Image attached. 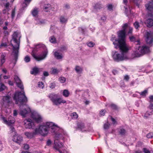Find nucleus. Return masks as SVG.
Wrapping results in <instances>:
<instances>
[{
    "label": "nucleus",
    "mask_w": 153,
    "mask_h": 153,
    "mask_svg": "<svg viewBox=\"0 0 153 153\" xmlns=\"http://www.w3.org/2000/svg\"><path fill=\"white\" fill-rule=\"evenodd\" d=\"M119 40L116 39L115 38L112 39L113 44L115 46L116 48H119L121 51V54L116 52L113 56V58L117 61L124 60L126 58V53L129 49L128 46L125 42V33L123 31L121 32L118 35Z\"/></svg>",
    "instance_id": "obj_1"
},
{
    "label": "nucleus",
    "mask_w": 153,
    "mask_h": 153,
    "mask_svg": "<svg viewBox=\"0 0 153 153\" xmlns=\"http://www.w3.org/2000/svg\"><path fill=\"white\" fill-rule=\"evenodd\" d=\"M14 79L17 86L22 90L21 92L17 91L15 92L13 97L16 103L22 105L25 104L27 101V99L25 95L24 91V87L21 81L17 76L14 77Z\"/></svg>",
    "instance_id": "obj_2"
},
{
    "label": "nucleus",
    "mask_w": 153,
    "mask_h": 153,
    "mask_svg": "<svg viewBox=\"0 0 153 153\" xmlns=\"http://www.w3.org/2000/svg\"><path fill=\"white\" fill-rule=\"evenodd\" d=\"M135 42L136 45L135 49L132 54L133 57H139L149 52V50L148 47L146 45L141 46L139 40H138Z\"/></svg>",
    "instance_id": "obj_3"
},
{
    "label": "nucleus",
    "mask_w": 153,
    "mask_h": 153,
    "mask_svg": "<svg viewBox=\"0 0 153 153\" xmlns=\"http://www.w3.org/2000/svg\"><path fill=\"white\" fill-rule=\"evenodd\" d=\"M18 34L17 32H14L13 35L12 39L11 41V45L13 48V54L16 59L18 56L19 44V42L17 39Z\"/></svg>",
    "instance_id": "obj_4"
},
{
    "label": "nucleus",
    "mask_w": 153,
    "mask_h": 153,
    "mask_svg": "<svg viewBox=\"0 0 153 153\" xmlns=\"http://www.w3.org/2000/svg\"><path fill=\"white\" fill-rule=\"evenodd\" d=\"M44 45H37L33 50L32 51L31 54L33 56L37 61H39L44 59L47 56L48 54L47 50L44 51L42 55L39 56H37L35 55V52L37 51V49L38 48H41L43 47Z\"/></svg>",
    "instance_id": "obj_5"
},
{
    "label": "nucleus",
    "mask_w": 153,
    "mask_h": 153,
    "mask_svg": "<svg viewBox=\"0 0 153 153\" xmlns=\"http://www.w3.org/2000/svg\"><path fill=\"white\" fill-rule=\"evenodd\" d=\"M48 97L50 98L53 105H58L62 103L64 104L66 102V101L63 98L60 97H58V95L54 93L50 94Z\"/></svg>",
    "instance_id": "obj_6"
},
{
    "label": "nucleus",
    "mask_w": 153,
    "mask_h": 153,
    "mask_svg": "<svg viewBox=\"0 0 153 153\" xmlns=\"http://www.w3.org/2000/svg\"><path fill=\"white\" fill-rule=\"evenodd\" d=\"M43 124L45 125L47 129L48 128H51V131L52 133H54L56 134H59L57 131L60 129V128L57 125H55L54 123L50 122H47L45 123H43ZM61 130H62V129ZM59 133L58 132V133Z\"/></svg>",
    "instance_id": "obj_7"
},
{
    "label": "nucleus",
    "mask_w": 153,
    "mask_h": 153,
    "mask_svg": "<svg viewBox=\"0 0 153 153\" xmlns=\"http://www.w3.org/2000/svg\"><path fill=\"white\" fill-rule=\"evenodd\" d=\"M40 134L42 136L46 135L48 133V129L45 125L43 123L38 128L35 129V134Z\"/></svg>",
    "instance_id": "obj_8"
},
{
    "label": "nucleus",
    "mask_w": 153,
    "mask_h": 153,
    "mask_svg": "<svg viewBox=\"0 0 153 153\" xmlns=\"http://www.w3.org/2000/svg\"><path fill=\"white\" fill-rule=\"evenodd\" d=\"M57 134L56 135L55 140L54 141V146L53 148L56 150L59 151L60 153H63L62 152L60 151L59 149L62 148L63 147L62 144L58 141L57 139ZM63 153H68L67 152L65 151Z\"/></svg>",
    "instance_id": "obj_9"
},
{
    "label": "nucleus",
    "mask_w": 153,
    "mask_h": 153,
    "mask_svg": "<svg viewBox=\"0 0 153 153\" xmlns=\"http://www.w3.org/2000/svg\"><path fill=\"white\" fill-rule=\"evenodd\" d=\"M146 40L147 43L151 46L153 42L152 35L147 32L145 34Z\"/></svg>",
    "instance_id": "obj_10"
},
{
    "label": "nucleus",
    "mask_w": 153,
    "mask_h": 153,
    "mask_svg": "<svg viewBox=\"0 0 153 153\" xmlns=\"http://www.w3.org/2000/svg\"><path fill=\"white\" fill-rule=\"evenodd\" d=\"M12 140L15 142L20 144L23 140L22 137L17 133L13 135Z\"/></svg>",
    "instance_id": "obj_11"
},
{
    "label": "nucleus",
    "mask_w": 153,
    "mask_h": 153,
    "mask_svg": "<svg viewBox=\"0 0 153 153\" xmlns=\"http://www.w3.org/2000/svg\"><path fill=\"white\" fill-rule=\"evenodd\" d=\"M24 125L26 128H32L34 125L31 119H28L24 120Z\"/></svg>",
    "instance_id": "obj_12"
},
{
    "label": "nucleus",
    "mask_w": 153,
    "mask_h": 153,
    "mask_svg": "<svg viewBox=\"0 0 153 153\" xmlns=\"http://www.w3.org/2000/svg\"><path fill=\"white\" fill-rule=\"evenodd\" d=\"M128 28L129 29V31L128 32V34H131L132 33V31H133V28L129 26H128V24L127 23L124 24L123 26V30H121L118 33V34L119 35V33H120L121 31H123L125 33V38H124V40L125 42V33H126V32H125V29L126 28Z\"/></svg>",
    "instance_id": "obj_13"
},
{
    "label": "nucleus",
    "mask_w": 153,
    "mask_h": 153,
    "mask_svg": "<svg viewBox=\"0 0 153 153\" xmlns=\"http://www.w3.org/2000/svg\"><path fill=\"white\" fill-rule=\"evenodd\" d=\"M148 108L151 111H147L144 115V117L146 119L148 118L149 116L153 114V104L151 103V102L150 103V104Z\"/></svg>",
    "instance_id": "obj_14"
},
{
    "label": "nucleus",
    "mask_w": 153,
    "mask_h": 153,
    "mask_svg": "<svg viewBox=\"0 0 153 153\" xmlns=\"http://www.w3.org/2000/svg\"><path fill=\"white\" fill-rule=\"evenodd\" d=\"M31 116L33 120L37 123H39L42 122V117L38 113L33 114Z\"/></svg>",
    "instance_id": "obj_15"
},
{
    "label": "nucleus",
    "mask_w": 153,
    "mask_h": 153,
    "mask_svg": "<svg viewBox=\"0 0 153 153\" xmlns=\"http://www.w3.org/2000/svg\"><path fill=\"white\" fill-rule=\"evenodd\" d=\"M30 112L31 110L30 108H28L27 109H24L21 110L19 114L23 117H25L30 114Z\"/></svg>",
    "instance_id": "obj_16"
},
{
    "label": "nucleus",
    "mask_w": 153,
    "mask_h": 153,
    "mask_svg": "<svg viewBox=\"0 0 153 153\" xmlns=\"http://www.w3.org/2000/svg\"><path fill=\"white\" fill-rule=\"evenodd\" d=\"M10 97L9 96L4 97L3 98V101L2 102L3 105L5 107L8 106L9 103H10Z\"/></svg>",
    "instance_id": "obj_17"
},
{
    "label": "nucleus",
    "mask_w": 153,
    "mask_h": 153,
    "mask_svg": "<svg viewBox=\"0 0 153 153\" xmlns=\"http://www.w3.org/2000/svg\"><path fill=\"white\" fill-rule=\"evenodd\" d=\"M4 6L5 8L3 10V13L4 14L7 13V14H9L8 13V12L10 10V8L11 7V5H10L9 3H7L4 4Z\"/></svg>",
    "instance_id": "obj_18"
},
{
    "label": "nucleus",
    "mask_w": 153,
    "mask_h": 153,
    "mask_svg": "<svg viewBox=\"0 0 153 153\" xmlns=\"http://www.w3.org/2000/svg\"><path fill=\"white\" fill-rule=\"evenodd\" d=\"M146 8L149 11L153 12V2L146 4L145 5Z\"/></svg>",
    "instance_id": "obj_19"
},
{
    "label": "nucleus",
    "mask_w": 153,
    "mask_h": 153,
    "mask_svg": "<svg viewBox=\"0 0 153 153\" xmlns=\"http://www.w3.org/2000/svg\"><path fill=\"white\" fill-rule=\"evenodd\" d=\"M15 122V119L12 116H10L7 122V125L10 126L13 124Z\"/></svg>",
    "instance_id": "obj_20"
},
{
    "label": "nucleus",
    "mask_w": 153,
    "mask_h": 153,
    "mask_svg": "<svg viewBox=\"0 0 153 153\" xmlns=\"http://www.w3.org/2000/svg\"><path fill=\"white\" fill-rule=\"evenodd\" d=\"M148 27H150L153 25V20L151 19H149L145 22Z\"/></svg>",
    "instance_id": "obj_21"
},
{
    "label": "nucleus",
    "mask_w": 153,
    "mask_h": 153,
    "mask_svg": "<svg viewBox=\"0 0 153 153\" xmlns=\"http://www.w3.org/2000/svg\"><path fill=\"white\" fill-rule=\"evenodd\" d=\"M35 134V132H26L25 133V134L26 136L28 138H32L33 136L36 134Z\"/></svg>",
    "instance_id": "obj_22"
},
{
    "label": "nucleus",
    "mask_w": 153,
    "mask_h": 153,
    "mask_svg": "<svg viewBox=\"0 0 153 153\" xmlns=\"http://www.w3.org/2000/svg\"><path fill=\"white\" fill-rule=\"evenodd\" d=\"M39 9L38 8H35L32 11V13L34 16H37L39 12Z\"/></svg>",
    "instance_id": "obj_23"
},
{
    "label": "nucleus",
    "mask_w": 153,
    "mask_h": 153,
    "mask_svg": "<svg viewBox=\"0 0 153 153\" xmlns=\"http://www.w3.org/2000/svg\"><path fill=\"white\" fill-rule=\"evenodd\" d=\"M55 57L58 59H61L62 58V54L59 53L57 52H56L54 53Z\"/></svg>",
    "instance_id": "obj_24"
},
{
    "label": "nucleus",
    "mask_w": 153,
    "mask_h": 153,
    "mask_svg": "<svg viewBox=\"0 0 153 153\" xmlns=\"http://www.w3.org/2000/svg\"><path fill=\"white\" fill-rule=\"evenodd\" d=\"M39 69L36 68L35 67L33 69L32 71H31L30 73L32 74L36 75L39 72Z\"/></svg>",
    "instance_id": "obj_25"
},
{
    "label": "nucleus",
    "mask_w": 153,
    "mask_h": 153,
    "mask_svg": "<svg viewBox=\"0 0 153 153\" xmlns=\"http://www.w3.org/2000/svg\"><path fill=\"white\" fill-rule=\"evenodd\" d=\"M62 94L65 97H68L70 93L68 90L65 89L63 91Z\"/></svg>",
    "instance_id": "obj_26"
},
{
    "label": "nucleus",
    "mask_w": 153,
    "mask_h": 153,
    "mask_svg": "<svg viewBox=\"0 0 153 153\" xmlns=\"http://www.w3.org/2000/svg\"><path fill=\"white\" fill-rule=\"evenodd\" d=\"M75 69L77 73L79 74L81 73L82 71V69L79 66H76Z\"/></svg>",
    "instance_id": "obj_27"
},
{
    "label": "nucleus",
    "mask_w": 153,
    "mask_h": 153,
    "mask_svg": "<svg viewBox=\"0 0 153 153\" xmlns=\"http://www.w3.org/2000/svg\"><path fill=\"white\" fill-rule=\"evenodd\" d=\"M51 8V5L49 4H45L44 6V9L45 10V11H48V10Z\"/></svg>",
    "instance_id": "obj_28"
},
{
    "label": "nucleus",
    "mask_w": 153,
    "mask_h": 153,
    "mask_svg": "<svg viewBox=\"0 0 153 153\" xmlns=\"http://www.w3.org/2000/svg\"><path fill=\"white\" fill-rule=\"evenodd\" d=\"M36 20L37 21V23L38 24H42L45 23V21L44 20L41 19L39 18L36 19Z\"/></svg>",
    "instance_id": "obj_29"
},
{
    "label": "nucleus",
    "mask_w": 153,
    "mask_h": 153,
    "mask_svg": "<svg viewBox=\"0 0 153 153\" xmlns=\"http://www.w3.org/2000/svg\"><path fill=\"white\" fill-rule=\"evenodd\" d=\"M59 19L60 22L62 23H65L67 21V19L63 16H61L60 18Z\"/></svg>",
    "instance_id": "obj_30"
},
{
    "label": "nucleus",
    "mask_w": 153,
    "mask_h": 153,
    "mask_svg": "<svg viewBox=\"0 0 153 153\" xmlns=\"http://www.w3.org/2000/svg\"><path fill=\"white\" fill-rule=\"evenodd\" d=\"M6 87L2 83H0V91H3L4 89H5Z\"/></svg>",
    "instance_id": "obj_31"
},
{
    "label": "nucleus",
    "mask_w": 153,
    "mask_h": 153,
    "mask_svg": "<svg viewBox=\"0 0 153 153\" xmlns=\"http://www.w3.org/2000/svg\"><path fill=\"white\" fill-rule=\"evenodd\" d=\"M51 70V73L52 74H57L59 72V71L56 69L52 68Z\"/></svg>",
    "instance_id": "obj_32"
},
{
    "label": "nucleus",
    "mask_w": 153,
    "mask_h": 153,
    "mask_svg": "<svg viewBox=\"0 0 153 153\" xmlns=\"http://www.w3.org/2000/svg\"><path fill=\"white\" fill-rule=\"evenodd\" d=\"M5 56L3 55H1V65H2L5 62Z\"/></svg>",
    "instance_id": "obj_33"
},
{
    "label": "nucleus",
    "mask_w": 153,
    "mask_h": 153,
    "mask_svg": "<svg viewBox=\"0 0 153 153\" xmlns=\"http://www.w3.org/2000/svg\"><path fill=\"white\" fill-rule=\"evenodd\" d=\"M119 133L121 135H124L126 134V132L124 129L122 128L119 131Z\"/></svg>",
    "instance_id": "obj_34"
},
{
    "label": "nucleus",
    "mask_w": 153,
    "mask_h": 153,
    "mask_svg": "<svg viewBox=\"0 0 153 153\" xmlns=\"http://www.w3.org/2000/svg\"><path fill=\"white\" fill-rule=\"evenodd\" d=\"M10 129L11 133L12 134H15L16 133L15 131V129L13 127L10 126Z\"/></svg>",
    "instance_id": "obj_35"
},
{
    "label": "nucleus",
    "mask_w": 153,
    "mask_h": 153,
    "mask_svg": "<svg viewBox=\"0 0 153 153\" xmlns=\"http://www.w3.org/2000/svg\"><path fill=\"white\" fill-rule=\"evenodd\" d=\"M71 117L73 118H78V115L76 113H72L71 115Z\"/></svg>",
    "instance_id": "obj_36"
},
{
    "label": "nucleus",
    "mask_w": 153,
    "mask_h": 153,
    "mask_svg": "<svg viewBox=\"0 0 153 153\" xmlns=\"http://www.w3.org/2000/svg\"><path fill=\"white\" fill-rule=\"evenodd\" d=\"M59 81L61 83H64L66 80L65 78L64 77H61L59 79Z\"/></svg>",
    "instance_id": "obj_37"
},
{
    "label": "nucleus",
    "mask_w": 153,
    "mask_h": 153,
    "mask_svg": "<svg viewBox=\"0 0 153 153\" xmlns=\"http://www.w3.org/2000/svg\"><path fill=\"white\" fill-rule=\"evenodd\" d=\"M38 86L39 87L42 88H43L44 87V84L42 82H39L38 84Z\"/></svg>",
    "instance_id": "obj_38"
},
{
    "label": "nucleus",
    "mask_w": 153,
    "mask_h": 153,
    "mask_svg": "<svg viewBox=\"0 0 153 153\" xmlns=\"http://www.w3.org/2000/svg\"><path fill=\"white\" fill-rule=\"evenodd\" d=\"M24 60L26 62H29L30 61V57L28 56H27L25 57Z\"/></svg>",
    "instance_id": "obj_39"
},
{
    "label": "nucleus",
    "mask_w": 153,
    "mask_h": 153,
    "mask_svg": "<svg viewBox=\"0 0 153 153\" xmlns=\"http://www.w3.org/2000/svg\"><path fill=\"white\" fill-rule=\"evenodd\" d=\"M147 93V91L146 90H145L143 91L140 93V95L145 96L146 95V94Z\"/></svg>",
    "instance_id": "obj_40"
},
{
    "label": "nucleus",
    "mask_w": 153,
    "mask_h": 153,
    "mask_svg": "<svg viewBox=\"0 0 153 153\" xmlns=\"http://www.w3.org/2000/svg\"><path fill=\"white\" fill-rule=\"evenodd\" d=\"M129 39L131 41H135L136 38L135 37L133 36H130L129 37Z\"/></svg>",
    "instance_id": "obj_41"
},
{
    "label": "nucleus",
    "mask_w": 153,
    "mask_h": 153,
    "mask_svg": "<svg viewBox=\"0 0 153 153\" xmlns=\"http://www.w3.org/2000/svg\"><path fill=\"white\" fill-rule=\"evenodd\" d=\"M95 44L92 42H90L87 43V45L89 47H93L94 45Z\"/></svg>",
    "instance_id": "obj_42"
},
{
    "label": "nucleus",
    "mask_w": 153,
    "mask_h": 153,
    "mask_svg": "<svg viewBox=\"0 0 153 153\" xmlns=\"http://www.w3.org/2000/svg\"><path fill=\"white\" fill-rule=\"evenodd\" d=\"M15 15V8H14L12 11L11 13V17L12 19H13Z\"/></svg>",
    "instance_id": "obj_43"
},
{
    "label": "nucleus",
    "mask_w": 153,
    "mask_h": 153,
    "mask_svg": "<svg viewBox=\"0 0 153 153\" xmlns=\"http://www.w3.org/2000/svg\"><path fill=\"white\" fill-rule=\"evenodd\" d=\"M50 41L51 43H55L56 42L55 38L54 36H51L50 38Z\"/></svg>",
    "instance_id": "obj_44"
},
{
    "label": "nucleus",
    "mask_w": 153,
    "mask_h": 153,
    "mask_svg": "<svg viewBox=\"0 0 153 153\" xmlns=\"http://www.w3.org/2000/svg\"><path fill=\"white\" fill-rule=\"evenodd\" d=\"M134 25L136 29H137L139 27V25L138 22H136L134 23Z\"/></svg>",
    "instance_id": "obj_45"
},
{
    "label": "nucleus",
    "mask_w": 153,
    "mask_h": 153,
    "mask_svg": "<svg viewBox=\"0 0 153 153\" xmlns=\"http://www.w3.org/2000/svg\"><path fill=\"white\" fill-rule=\"evenodd\" d=\"M146 136L148 138H153V133L152 132L150 133L147 135Z\"/></svg>",
    "instance_id": "obj_46"
},
{
    "label": "nucleus",
    "mask_w": 153,
    "mask_h": 153,
    "mask_svg": "<svg viewBox=\"0 0 153 153\" xmlns=\"http://www.w3.org/2000/svg\"><path fill=\"white\" fill-rule=\"evenodd\" d=\"M78 127L81 129H83L84 128V125L83 123H81L78 125Z\"/></svg>",
    "instance_id": "obj_47"
},
{
    "label": "nucleus",
    "mask_w": 153,
    "mask_h": 153,
    "mask_svg": "<svg viewBox=\"0 0 153 153\" xmlns=\"http://www.w3.org/2000/svg\"><path fill=\"white\" fill-rule=\"evenodd\" d=\"M149 102L150 103L153 102V95H152L149 96Z\"/></svg>",
    "instance_id": "obj_48"
},
{
    "label": "nucleus",
    "mask_w": 153,
    "mask_h": 153,
    "mask_svg": "<svg viewBox=\"0 0 153 153\" xmlns=\"http://www.w3.org/2000/svg\"><path fill=\"white\" fill-rule=\"evenodd\" d=\"M143 151L145 153H150V151L146 148H144L143 149Z\"/></svg>",
    "instance_id": "obj_49"
},
{
    "label": "nucleus",
    "mask_w": 153,
    "mask_h": 153,
    "mask_svg": "<svg viewBox=\"0 0 153 153\" xmlns=\"http://www.w3.org/2000/svg\"><path fill=\"white\" fill-rule=\"evenodd\" d=\"M108 9L109 10H112L113 6L112 4H110L108 6Z\"/></svg>",
    "instance_id": "obj_50"
},
{
    "label": "nucleus",
    "mask_w": 153,
    "mask_h": 153,
    "mask_svg": "<svg viewBox=\"0 0 153 153\" xmlns=\"http://www.w3.org/2000/svg\"><path fill=\"white\" fill-rule=\"evenodd\" d=\"M106 112V111L104 110H102L100 112V114L101 116H103L104 115L105 113Z\"/></svg>",
    "instance_id": "obj_51"
},
{
    "label": "nucleus",
    "mask_w": 153,
    "mask_h": 153,
    "mask_svg": "<svg viewBox=\"0 0 153 153\" xmlns=\"http://www.w3.org/2000/svg\"><path fill=\"white\" fill-rule=\"evenodd\" d=\"M110 106L113 109H116L117 108L116 105L114 104H111Z\"/></svg>",
    "instance_id": "obj_52"
},
{
    "label": "nucleus",
    "mask_w": 153,
    "mask_h": 153,
    "mask_svg": "<svg viewBox=\"0 0 153 153\" xmlns=\"http://www.w3.org/2000/svg\"><path fill=\"white\" fill-rule=\"evenodd\" d=\"M23 148L25 149H28L29 148V146L27 144H24L23 146Z\"/></svg>",
    "instance_id": "obj_53"
},
{
    "label": "nucleus",
    "mask_w": 153,
    "mask_h": 153,
    "mask_svg": "<svg viewBox=\"0 0 153 153\" xmlns=\"http://www.w3.org/2000/svg\"><path fill=\"white\" fill-rule=\"evenodd\" d=\"M109 126V125L108 124H105L104 125V128L105 129H107L108 128Z\"/></svg>",
    "instance_id": "obj_54"
},
{
    "label": "nucleus",
    "mask_w": 153,
    "mask_h": 153,
    "mask_svg": "<svg viewBox=\"0 0 153 153\" xmlns=\"http://www.w3.org/2000/svg\"><path fill=\"white\" fill-rule=\"evenodd\" d=\"M106 20V17L105 16H103L101 17V20L103 22H105Z\"/></svg>",
    "instance_id": "obj_55"
},
{
    "label": "nucleus",
    "mask_w": 153,
    "mask_h": 153,
    "mask_svg": "<svg viewBox=\"0 0 153 153\" xmlns=\"http://www.w3.org/2000/svg\"><path fill=\"white\" fill-rule=\"evenodd\" d=\"M1 119L3 120V121H4V123L5 124H7V121L6 120L5 118L4 117H1Z\"/></svg>",
    "instance_id": "obj_56"
},
{
    "label": "nucleus",
    "mask_w": 153,
    "mask_h": 153,
    "mask_svg": "<svg viewBox=\"0 0 153 153\" xmlns=\"http://www.w3.org/2000/svg\"><path fill=\"white\" fill-rule=\"evenodd\" d=\"M111 121H112L113 124H115L116 123V121L112 117H111Z\"/></svg>",
    "instance_id": "obj_57"
},
{
    "label": "nucleus",
    "mask_w": 153,
    "mask_h": 153,
    "mask_svg": "<svg viewBox=\"0 0 153 153\" xmlns=\"http://www.w3.org/2000/svg\"><path fill=\"white\" fill-rule=\"evenodd\" d=\"M129 79V77L128 76L126 75L124 77V79L127 81H128Z\"/></svg>",
    "instance_id": "obj_58"
},
{
    "label": "nucleus",
    "mask_w": 153,
    "mask_h": 153,
    "mask_svg": "<svg viewBox=\"0 0 153 153\" xmlns=\"http://www.w3.org/2000/svg\"><path fill=\"white\" fill-rule=\"evenodd\" d=\"M55 85L53 83H51V85H50V87L53 89V88H54L55 87Z\"/></svg>",
    "instance_id": "obj_59"
},
{
    "label": "nucleus",
    "mask_w": 153,
    "mask_h": 153,
    "mask_svg": "<svg viewBox=\"0 0 153 153\" xmlns=\"http://www.w3.org/2000/svg\"><path fill=\"white\" fill-rule=\"evenodd\" d=\"M13 114L14 116H16L17 114V111L16 110H14Z\"/></svg>",
    "instance_id": "obj_60"
},
{
    "label": "nucleus",
    "mask_w": 153,
    "mask_h": 153,
    "mask_svg": "<svg viewBox=\"0 0 153 153\" xmlns=\"http://www.w3.org/2000/svg\"><path fill=\"white\" fill-rule=\"evenodd\" d=\"M43 74L44 76H47L48 75V72H44L43 73Z\"/></svg>",
    "instance_id": "obj_61"
},
{
    "label": "nucleus",
    "mask_w": 153,
    "mask_h": 153,
    "mask_svg": "<svg viewBox=\"0 0 153 153\" xmlns=\"http://www.w3.org/2000/svg\"><path fill=\"white\" fill-rule=\"evenodd\" d=\"M51 143V141L50 140H48L47 141V144L48 145H50Z\"/></svg>",
    "instance_id": "obj_62"
},
{
    "label": "nucleus",
    "mask_w": 153,
    "mask_h": 153,
    "mask_svg": "<svg viewBox=\"0 0 153 153\" xmlns=\"http://www.w3.org/2000/svg\"><path fill=\"white\" fill-rule=\"evenodd\" d=\"M7 44L6 43H2L0 45V47L4 46L5 47L6 46Z\"/></svg>",
    "instance_id": "obj_63"
},
{
    "label": "nucleus",
    "mask_w": 153,
    "mask_h": 153,
    "mask_svg": "<svg viewBox=\"0 0 153 153\" xmlns=\"http://www.w3.org/2000/svg\"><path fill=\"white\" fill-rule=\"evenodd\" d=\"M134 153H142V152L141 151L138 150L135 151Z\"/></svg>",
    "instance_id": "obj_64"
}]
</instances>
